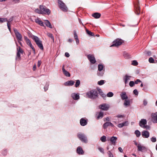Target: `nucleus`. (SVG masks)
I'll use <instances>...</instances> for the list:
<instances>
[{
	"label": "nucleus",
	"instance_id": "nucleus-1",
	"mask_svg": "<svg viewBox=\"0 0 157 157\" xmlns=\"http://www.w3.org/2000/svg\"><path fill=\"white\" fill-rule=\"evenodd\" d=\"M87 96L92 99L97 98L98 97V92L96 90H91L86 93Z\"/></svg>",
	"mask_w": 157,
	"mask_h": 157
},
{
	"label": "nucleus",
	"instance_id": "nucleus-2",
	"mask_svg": "<svg viewBox=\"0 0 157 157\" xmlns=\"http://www.w3.org/2000/svg\"><path fill=\"white\" fill-rule=\"evenodd\" d=\"M33 39L35 41L38 47L40 49L43 50L44 47L42 44V41L39 39V38L36 36H34L33 38Z\"/></svg>",
	"mask_w": 157,
	"mask_h": 157
},
{
	"label": "nucleus",
	"instance_id": "nucleus-3",
	"mask_svg": "<svg viewBox=\"0 0 157 157\" xmlns=\"http://www.w3.org/2000/svg\"><path fill=\"white\" fill-rule=\"evenodd\" d=\"M123 42L124 41L122 39H117L113 41V44L111 46V47L118 46L121 45Z\"/></svg>",
	"mask_w": 157,
	"mask_h": 157
},
{
	"label": "nucleus",
	"instance_id": "nucleus-4",
	"mask_svg": "<svg viewBox=\"0 0 157 157\" xmlns=\"http://www.w3.org/2000/svg\"><path fill=\"white\" fill-rule=\"evenodd\" d=\"M40 10H41L42 14L44 13L49 14L50 13V10L46 7L43 5H40Z\"/></svg>",
	"mask_w": 157,
	"mask_h": 157
},
{
	"label": "nucleus",
	"instance_id": "nucleus-5",
	"mask_svg": "<svg viewBox=\"0 0 157 157\" xmlns=\"http://www.w3.org/2000/svg\"><path fill=\"white\" fill-rule=\"evenodd\" d=\"M78 136L82 141L85 143H86L87 142V138L84 134L79 133L78 134Z\"/></svg>",
	"mask_w": 157,
	"mask_h": 157
},
{
	"label": "nucleus",
	"instance_id": "nucleus-6",
	"mask_svg": "<svg viewBox=\"0 0 157 157\" xmlns=\"http://www.w3.org/2000/svg\"><path fill=\"white\" fill-rule=\"evenodd\" d=\"M58 4L59 8L63 11H66L67 10V9L66 6L61 0H59L58 1Z\"/></svg>",
	"mask_w": 157,
	"mask_h": 157
},
{
	"label": "nucleus",
	"instance_id": "nucleus-7",
	"mask_svg": "<svg viewBox=\"0 0 157 157\" xmlns=\"http://www.w3.org/2000/svg\"><path fill=\"white\" fill-rule=\"evenodd\" d=\"M13 31L17 40L18 41H21L22 40V36L18 32L17 29H14Z\"/></svg>",
	"mask_w": 157,
	"mask_h": 157
},
{
	"label": "nucleus",
	"instance_id": "nucleus-8",
	"mask_svg": "<svg viewBox=\"0 0 157 157\" xmlns=\"http://www.w3.org/2000/svg\"><path fill=\"white\" fill-rule=\"evenodd\" d=\"M87 58L91 63L94 64L96 62V60L94 55H87Z\"/></svg>",
	"mask_w": 157,
	"mask_h": 157
},
{
	"label": "nucleus",
	"instance_id": "nucleus-9",
	"mask_svg": "<svg viewBox=\"0 0 157 157\" xmlns=\"http://www.w3.org/2000/svg\"><path fill=\"white\" fill-rule=\"evenodd\" d=\"M147 121L146 119H142L140 121L139 125L141 127L145 128L147 126V125L145 126V125L147 124Z\"/></svg>",
	"mask_w": 157,
	"mask_h": 157
},
{
	"label": "nucleus",
	"instance_id": "nucleus-10",
	"mask_svg": "<svg viewBox=\"0 0 157 157\" xmlns=\"http://www.w3.org/2000/svg\"><path fill=\"white\" fill-rule=\"evenodd\" d=\"M152 121L155 123H157V112L152 113L151 115Z\"/></svg>",
	"mask_w": 157,
	"mask_h": 157
},
{
	"label": "nucleus",
	"instance_id": "nucleus-11",
	"mask_svg": "<svg viewBox=\"0 0 157 157\" xmlns=\"http://www.w3.org/2000/svg\"><path fill=\"white\" fill-rule=\"evenodd\" d=\"M100 109L105 110H107L109 108V105L107 104H103L99 106Z\"/></svg>",
	"mask_w": 157,
	"mask_h": 157
},
{
	"label": "nucleus",
	"instance_id": "nucleus-12",
	"mask_svg": "<svg viewBox=\"0 0 157 157\" xmlns=\"http://www.w3.org/2000/svg\"><path fill=\"white\" fill-rule=\"evenodd\" d=\"M138 150V151L143 152L146 151L147 150V148L145 147L142 146L140 144H138L137 146Z\"/></svg>",
	"mask_w": 157,
	"mask_h": 157
},
{
	"label": "nucleus",
	"instance_id": "nucleus-13",
	"mask_svg": "<svg viewBox=\"0 0 157 157\" xmlns=\"http://www.w3.org/2000/svg\"><path fill=\"white\" fill-rule=\"evenodd\" d=\"M117 139V138L116 137L113 136L111 137L108 140L110 141L111 144L115 145Z\"/></svg>",
	"mask_w": 157,
	"mask_h": 157
},
{
	"label": "nucleus",
	"instance_id": "nucleus-14",
	"mask_svg": "<svg viewBox=\"0 0 157 157\" xmlns=\"http://www.w3.org/2000/svg\"><path fill=\"white\" fill-rule=\"evenodd\" d=\"M111 126L112 127H114V125L110 122H106L103 125V127L104 129L106 128L108 126Z\"/></svg>",
	"mask_w": 157,
	"mask_h": 157
},
{
	"label": "nucleus",
	"instance_id": "nucleus-15",
	"mask_svg": "<svg viewBox=\"0 0 157 157\" xmlns=\"http://www.w3.org/2000/svg\"><path fill=\"white\" fill-rule=\"evenodd\" d=\"M80 123L82 126H84L87 124V120L85 118H82L80 120Z\"/></svg>",
	"mask_w": 157,
	"mask_h": 157
},
{
	"label": "nucleus",
	"instance_id": "nucleus-16",
	"mask_svg": "<svg viewBox=\"0 0 157 157\" xmlns=\"http://www.w3.org/2000/svg\"><path fill=\"white\" fill-rule=\"evenodd\" d=\"M26 43L33 50V51L34 53H35V49L34 48L33 46L32 45L29 39H27L26 40Z\"/></svg>",
	"mask_w": 157,
	"mask_h": 157
},
{
	"label": "nucleus",
	"instance_id": "nucleus-17",
	"mask_svg": "<svg viewBox=\"0 0 157 157\" xmlns=\"http://www.w3.org/2000/svg\"><path fill=\"white\" fill-rule=\"evenodd\" d=\"M142 136L144 137L147 138L149 136V133L147 131H144L142 132Z\"/></svg>",
	"mask_w": 157,
	"mask_h": 157
},
{
	"label": "nucleus",
	"instance_id": "nucleus-18",
	"mask_svg": "<svg viewBox=\"0 0 157 157\" xmlns=\"http://www.w3.org/2000/svg\"><path fill=\"white\" fill-rule=\"evenodd\" d=\"M71 96L72 98L75 100H77L79 98V94H78L72 93Z\"/></svg>",
	"mask_w": 157,
	"mask_h": 157
},
{
	"label": "nucleus",
	"instance_id": "nucleus-19",
	"mask_svg": "<svg viewBox=\"0 0 157 157\" xmlns=\"http://www.w3.org/2000/svg\"><path fill=\"white\" fill-rule=\"evenodd\" d=\"M121 99L123 100H126L128 98V97L125 92H122L120 94Z\"/></svg>",
	"mask_w": 157,
	"mask_h": 157
},
{
	"label": "nucleus",
	"instance_id": "nucleus-20",
	"mask_svg": "<svg viewBox=\"0 0 157 157\" xmlns=\"http://www.w3.org/2000/svg\"><path fill=\"white\" fill-rule=\"evenodd\" d=\"M135 13L136 14L138 15L140 13V6L138 5L137 4L136 5H135Z\"/></svg>",
	"mask_w": 157,
	"mask_h": 157
},
{
	"label": "nucleus",
	"instance_id": "nucleus-21",
	"mask_svg": "<svg viewBox=\"0 0 157 157\" xmlns=\"http://www.w3.org/2000/svg\"><path fill=\"white\" fill-rule=\"evenodd\" d=\"M62 71L63 74L66 76L67 77H69L70 76V73L66 71L64 69V66H63L62 68Z\"/></svg>",
	"mask_w": 157,
	"mask_h": 157
},
{
	"label": "nucleus",
	"instance_id": "nucleus-22",
	"mask_svg": "<svg viewBox=\"0 0 157 157\" xmlns=\"http://www.w3.org/2000/svg\"><path fill=\"white\" fill-rule=\"evenodd\" d=\"M35 22L40 25L41 26H44V23L39 18H37L35 19Z\"/></svg>",
	"mask_w": 157,
	"mask_h": 157
},
{
	"label": "nucleus",
	"instance_id": "nucleus-23",
	"mask_svg": "<svg viewBox=\"0 0 157 157\" xmlns=\"http://www.w3.org/2000/svg\"><path fill=\"white\" fill-rule=\"evenodd\" d=\"M77 152L79 154L82 155L84 153V151L82 148L80 147H78L77 149Z\"/></svg>",
	"mask_w": 157,
	"mask_h": 157
},
{
	"label": "nucleus",
	"instance_id": "nucleus-24",
	"mask_svg": "<svg viewBox=\"0 0 157 157\" xmlns=\"http://www.w3.org/2000/svg\"><path fill=\"white\" fill-rule=\"evenodd\" d=\"M75 83V82L72 80H70L67 81L64 83L65 86H72Z\"/></svg>",
	"mask_w": 157,
	"mask_h": 157
},
{
	"label": "nucleus",
	"instance_id": "nucleus-25",
	"mask_svg": "<svg viewBox=\"0 0 157 157\" xmlns=\"http://www.w3.org/2000/svg\"><path fill=\"white\" fill-rule=\"evenodd\" d=\"M131 77L130 76H128L127 75H125L124 78V80L125 84L127 83L128 80H130V78Z\"/></svg>",
	"mask_w": 157,
	"mask_h": 157
},
{
	"label": "nucleus",
	"instance_id": "nucleus-26",
	"mask_svg": "<svg viewBox=\"0 0 157 157\" xmlns=\"http://www.w3.org/2000/svg\"><path fill=\"white\" fill-rule=\"evenodd\" d=\"M92 16L95 18H98L101 17V14L98 13H94Z\"/></svg>",
	"mask_w": 157,
	"mask_h": 157
},
{
	"label": "nucleus",
	"instance_id": "nucleus-27",
	"mask_svg": "<svg viewBox=\"0 0 157 157\" xmlns=\"http://www.w3.org/2000/svg\"><path fill=\"white\" fill-rule=\"evenodd\" d=\"M45 21L44 23L46 25L50 28H52V26L50 22L48 20H45Z\"/></svg>",
	"mask_w": 157,
	"mask_h": 157
},
{
	"label": "nucleus",
	"instance_id": "nucleus-28",
	"mask_svg": "<svg viewBox=\"0 0 157 157\" xmlns=\"http://www.w3.org/2000/svg\"><path fill=\"white\" fill-rule=\"evenodd\" d=\"M103 117V113L102 112H100L97 117V119L98 120L100 118H102Z\"/></svg>",
	"mask_w": 157,
	"mask_h": 157
},
{
	"label": "nucleus",
	"instance_id": "nucleus-29",
	"mask_svg": "<svg viewBox=\"0 0 157 157\" xmlns=\"http://www.w3.org/2000/svg\"><path fill=\"white\" fill-rule=\"evenodd\" d=\"M17 52H18L21 54L23 53L24 51L20 47H17Z\"/></svg>",
	"mask_w": 157,
	"mask_h": 157
},
{
	"label": "nucleus",
	"instance_id": "nucleus-30",
	"mask_svg": "<svg viewBox=\"0 0 157 157\" xmlns=\"http://www.w3.org/2000/svg\"><path fill=\"white\" fill-rule=\"evenodd\" d=\"M130 104V101L129 100L126 99L124 100V105L125 106H128Z\"/></svg>",
	"mask_w": 157,
	"mask_h": 157
},
{
	"label": "nucleus",
	"instance_id": "nucleus-31",
	"mask_svg": "<svg viewBox=\"0 0 157 157\" xmlns=\"http://www.w3.org/2000/svg\"><path fill=\"white\" fill-rule=\"evenodd\" d=\"M104 66L102 64H99L98 66V69L99 71H101L103 70Z\"/></svg>",
	"mask_w": 157,
	"mask_h": 157
},
{
	"label": "nucleus",
	"instance_id": "nucleus-32",
	"mask_svg": "<svg viewBox=\"0 0 157 157\" xmlns=\"http://www.w3.org/2000/svg\"><path fill=\"white\" fill-rule=\"evenodd\" d=\"M47 35L49 37L51 38L53 41L54 42V39L52 34L50 33H47Z\"/></svg>",
	"mask_w": 157,
	"mask_h": 157
},
{
	"label": "nucleus",
	"instance_id": "nucleus-33",
	"mask_svg": "<svg viewBox=\"0 0 157 157\" xmlns=\"http://www.w3.org/2000/svg\"><path fill=\"white\" fill-rule=\"evenodd\" d=\"M21 53L17 52L16 59L17 60H19L21 59Z\"/></svg>",
	"mask_w": 157,
	"mask_h": 157
},
{
	"label": "nucleus",
	"instance_id": "nucleus-34",
	"mask_svg": "<svg viewBox=\"0 0 157 157\" xmlns=\"http://www.w3.org/2000/svg\"><path fill=\"white\" fill-rule=\"evenodd\" d=\"M86 33H87L90 36H94V33H93L91 32V31H89L87 29H86Z\"/></svg>",
	"mask_w": 157,
	"mask_h": 157
},
{
	"label": "nucleus",
	"instance_id": "nucleus-35",
	"mask_svg": "<svg viewBox=\"0 0 157 157\" xmlns=\"http://www.w3.org/2000/svg\"><path fill=\"white\" fill-rule=\"evenodd\" d=\"M100 140L103 142H105L106 141V137L105 136H103L100 138Z\"/></svg>",
	"mask_w": 157,
	"mask_h": 157
},
{
	"label": "nucleus",
	"instance_id": "nucleus-36",
	"mask_svg": "<svg viewBox=\"0 0 157 157\" xmlns=\"http://www.w3.org/2000/svg\"><path fill=\"white\" fill-rule=\"evenodd\" d=\"M49 85V82H46L45 85L44 87V91H46L48 90Z\"/></svg>",
	"mask_w": 157,
	"mask_h": 157
},
{
	"label": "nucleus",
	"instance_id": "nucleus-37",
	"mask_svg": "<svg viewBox=\"0 0 157 157\" xmlns=\"http://www.w3.org/2000/svg\"><path fill=\"white\" fill-rule=\"evenodd\" d=\"M135 133L137 137H139L141 135L140 132L138 130H136Z\"/></svg>",
	"mask_w": 157,
	"mask_h": 157
},
{
	"label": "nucleus",
	"instance_id": "nucleus-38",
	"mask_svg": "<svg viewBox=\"0 0 157 157\" xmlns=\"http://www.w3.org/2000/svg\"><path fill=\"white\" fill-rule=\"evenodd\" d=\"M12 21V19H10L9 21H7V26L9 30L10 31V23Z\"/></svg>",
	"mask_w": 157,
	"mask_h": 157
},
{
	"label": "nucleus",
	"instance_id": "nucleus-39",
	"mask_svg": "<svg viewBox=\"0 0 157 157\" xmlns=\"http://www.w3.org/2000/svg\"><path fill=\"white\" fill-rule=\"evenodd\" d=\"M80 83V81L79 80H77L75 84V87H78Z\"/></svg>",
	"mask_w": 157,
	"mask_h": 157
},
{
	"label": "nucleus",
	"instance_id": "nucleus-40",
	"mask_svg": "<svg viewBox=\"0 0 157 157\" xmlns=\"http://www.w3.org/2000/svg\"><path fill=\"white\" fill-rule=\"evenodd\" d=\"M105 83V81L104 80H101L100 81H98V84L99 85H103Z\"/></svg>",
	"mask_w": 157,
	"mask_h": 157
},
{
	"label": "nucleus",
	"instance_id": "nucleus-41",
	"mask_svg": "<svg viewBox=\"0 0 157 157\" xmlns=\"http://www.w3.org/2000/svg\"><path fill=\"white\" fill-rule=\"evenodd\" d=\"M7 21V19L6 18H0V22L2 23L4 22Z\"/></svg>",
	"mask_w": 157,
	"mask_h": 157
},
{
	"label": "nucleus",
	"instance_id": "nucleus-42",
	"mask_svg": "<svg viewBox=\"0 0 157 157\" xmlns=\"http://www.w3.org/2000/svg\"><path fill=\"white\" fill-rule=\"evenodd\" d=\"M113 93L112 92H109L107 94V96L109 97H111L113 96Z\"/></svg>",
	"mask_w": 157,
	"mask_h": 157
},
{
	"label": "nucleus",
	"instance_id": "nucleus-43",
	"mask_svg": "<svg viewBox=\"0 0 157 157\" xmlns=\"http://www.w3.org/2000/svg\"><path fill=\"white\" fill-rule=\"evenodd\" d=\"M99 92L100 94L103 97H106V95L103 94V92L101 91V90L100 89L99 90Z\"/></svg>",
	"mask_w": 157,
	"mask_h": 157
},
{
	"label": "nucleus",
	"instance_id": "nucleus-44",
	"mask_svg": "<svg viewBox=\"0 0 157 157\" xmlns=\"http://www.w3.org/2000/svg\"><path fill=\"white\" fill-rule=\"evenodd\" d=\"M138 64V62H137L135 60L132 61V64L133 65H134V66H136V65H137Z\"/></svg>",
	"mask_w": 157,
	"mask_h": 157
},
{
	"label": "nucleus",
	"instance_id": "nucleus-45",
	"mask_svg": "<svg viewBox=\"0 0 157 157\" xmlns=\"http://www.w3.org/2000/svg\"><path fill=\"white\" fill-rule=\"evenodd\" d=\"M135 85L134 82L133 81H131L129 82V85L130 86L132 87H133Z\"/></svg>",
	"mask_w": 157,
	"mask_h": 157
},
{
	"label": "nucleus",
	"instance_id": "nucleus-46",
	"mask_svg": "<svg viewBox=\"0 0 157 157\" xmlns=\"http://www.w3.org/2000/svg\"><path fill=\"white\" fill-rule=\"evenodd\" d=\"M98 149L102 153L104 154V151L103 149L101 147H98Z\"/></svg>",
	"mask_w": 157,
	"mask_h": 157
},
{
	"label": "nucleus",
	"instance_id": "nucleus-47",
	"mask_svg": "<svg viewBox=\"0 0 157 157\" xmlns=\"http://www.w3.org/2000/svg\"><path fill=\"white\" fill-rule=\"evenodd\" d=\"M154 60L152 57H150L149 59V61L150 63H154Z\"/></svg>",
	"mask_w": 157,
	"mask_h": 157
},
{
	"label": "nucleus",
	"instance_id": "nucleus-48",
	"mask_svg": "<svg viewBox=\"0 0 157 157\" xmlns=\"http://www.w3.org/2000/svg\"><path fill=\"white\" fill-rule=\"evenodd\" d=\"M107 153L109 155V157H113V154L110 151H109Z\"/></svg>",
	"mask_w": 157,
	"mask_h": 157
},
{
	"label": "nucleus",
	"instance_id": "nucleus-49",
	"mask_svg": "<svg viewBox=\"0 0 157 157\" xmlns=\"http://www.w3.org/2000/svg\"><path fill=\"white\" fill-rule=\"evenodd\" d=\"M151 140L152 142H155L156 141V139L155 137H153L151 138Z\"/></svg>",
	"mask_w": 157,
	"mask_h": 157
},
{
	"label": "nucleus",
	"instance_id": "nucleus-50",
	"mask_svg": "<svg viewBox=\"0 0 157 157\" xmlns=\"http://www.w3.org/2000/svg\"><path fill=\"white\" fill-rule=\"evenodd\" d=\"M35 12L37 13H38L42 14V13L41 12V10H39L38 9H36L35 10Z\"/></svg>",
	"mask_w": 157,
	"mask_h": 157
},
{
	"label": "nucleus",
	"instance_id": "nucleus-51",
	"mask_svg": "<svg viewBox=\"0 0 157 157\" xmlns=\"http://www.w3.org/2000/svg\"><path fill=\"white\" fill-rule=\"evenodd\" d=\"M124 117V115H117L115 117H117L118 118H123Z\"/></svg>",
	"mask_w": 157,
	"mask_h": 157
},
{
	"label": "nucleus",
	"instance_id": "nucleus-52",
	"mask_svg": "<svg viewBox=\"0 0 157 157\" xmlns=\"http://www.w3.org/2000/svg\"><path fill=\"white\" fill-rule=\"evenodd\" d=\"M133 93L136 95H137L138 94V92L136 89L134 90L133 91Z\"/></svg>",
	"mask_w": 157,
	"mask_h": 157
},
{
	"label": "nucleus",
	"instance_id": "nucleus-53",
	"mask_svg": "<svg viewBox=\"0 0 157 157\" xmlns=\"http://www.w3.org/2000/svg\"><path fill=\"white\" fill-rule=\"evenodd\" d=\"M117 126L119 128H121L124 126V124H123V123L119 124L117 125Z\"/></svg>",
	"mask_w": 157,
	"mask_h": 157
},
{
	"label": "nucleus",
	"instance_id": "nucleus-54",
	"mask_svg": "<svg viewBox=\"0 0 157 157\" xmlns=\"http://www.w3.org/2000/svg\"><path fill=\"white\" fill-rule=\"evenodd\" d=\"M103 74H104L103 72H98V73H97V74L98 76H102L103 75Z\"/></svg>",
	"mask_w": 157,
	"mask_h": 157
},
{
	"label": "nucleus",
	"instance_id": "nucleus-55",
	"mask_svg": "<svg viewBox=\"0 0 157 157\" xmlns=\"http://www.w3.org/2000/svg\"><path fill=\"white\" fill-rule=\"evenodd\" d=\"M141 82V80L139 79H137L136 81H135L134 82L135 84H137L139 82Z\"/></svg>",
	"mask_w": 157,
	"mask_h": 157
},
{
	"label": "nucleus",
	"instance_id": "nucleus-56",
	"mask_svg": "<svg viewBox=\"0 0 157 157\" xmlns=\"http://www.w3.org/2000/svg\"><path fill=\"white\" fill-rule=\"evenodd\" d=\"M123 124H124V126H126L128 125V121H126L123 123Z\"/></svg>",
	"mask_w": 157,
	"mask_h": 157
},
{
	"label": "nucleus",
	"instance_id": "nucleus-57",
	"mask_svg": "<svg viewBox=\"0 0 157 157\" xmlns=\"http://www.w3.org/2000/svg\"><path fill=\"white\" fill-rule=\"evenodd\" d=\"M147 102L146 100L144 99L143 101V104L144 105H146L147 104Z\"/></svg>",
	"mask_w": 157,
	"mask_h": 157
},
{
	"label": "nucleus",
	"instance_id": "nucleus-58",
	"mask_svg": "<svg viewBox=\"0 0 157 157\" xmlns=\"http://www.w3.org/2000/svg\"><path fill=\"white\" fill-rule=\"evenodd\" d=\"M41 63V62L40 61H38L37 63V66L38 67H39Z\"/></svg>",
	"mask_w": 157,
	"mask_h": 157
},
{
	"label": "nucleus",
	"instance_id": "nucleus-59",
	"mask_svg": "<svg viewBox=\"0 0 157 157\" xmlns=\"http://www.w3.org/2000/svg\"><path fill=\"white\" fill-rule=\"evenodd\" d=\"M146 54L149 56H150L151 55V52L150 51H147L146 52Z\"/></svg>",
	"mask_w": 157,
	"mask_h": 157
},
{
	"label": "nucleus",
	"instance_id": "nucleus-60",
	"mask_svg": "<svg viewBox=\"0 0 157 157\" xmlns=\"http://www.w3.org/2000/svg\"><path fill=\"white\" fill-rule=\"evenodd\" d=\"M65 56L67 57H69L70 56V55L68 52H66L65 53Z\"/></svg>",
	"mask_w": 157,
	"mask_h": 157
},
{
	"label": "nucleus",
	"instance_id": "nucleus-61",
	"mask_svg": "<svg viewBox=\"0 0 157 157\" xmlns=\"http://www.w3.org/2000/svg\"><path fill=\"white\" fill-rule=\"evenodd\" d=\"M118 150L121 152H122L123 151V150L122 148L121 147H119L118 148Z\"/></svg>",
	"mask_w": 157,
	"mask_h": 157
},
{
	"label": "nucleus",
	"instance_id": "nucleus-62",
	"mask_svg": "<svg viewBox=\"0 0 157 157\" xmlns=\"http://www.w3.org/2000/svg\"><path fill=\"white\" fill-rule=\"evenodd\" d=\"M118 121H114V123H115L117 124L118 123V122H121L123 121L122 119H121L120 120H119L118 119Z\"/></svg>",
	"mask_w": 157,
	"mask_h": 157
},
{
	"label": "nucleus",
	"instance_id": "nucleus-63",
	"mask_svg": "<svg viewBox=\"0 0 157 157\" xmlns=\"http://www.w3.org/2000/svg\"><path fill=\"white\" fill-rule=\"evenodd\" d=\"M33 71H35V70L36 69V64L34 65L33 66Z\"/></svg>",
	"mask_w": 157,
	"mask_h": 157
},
{
	"label": "nucleus",
	"instance_id": "nucleus-64",
	"mask_svg": "<svg viewBox=\"0 0 157 157\" xmlns=\"http://www.w3.org/2000/svg\"><path fill=\"white\" fill-rule=\"evenodd\" d=\"M105 119L106 121H107L108 122L109 121V117H107L105 118Z\"/></svg>",
	"mask_w": 157,
	"mask_h": 157
}]
</instances>
